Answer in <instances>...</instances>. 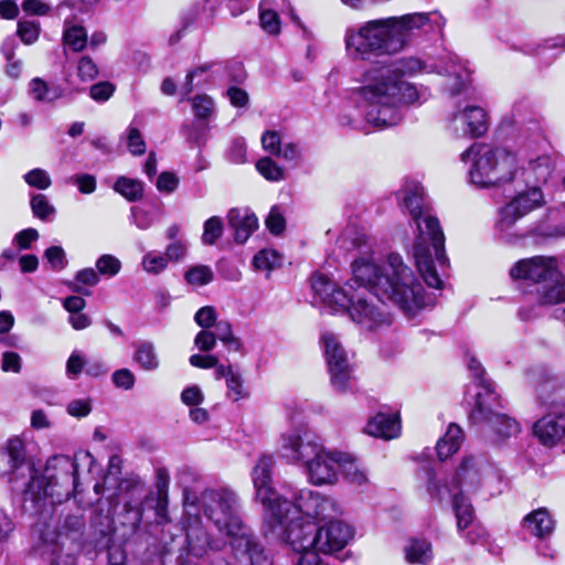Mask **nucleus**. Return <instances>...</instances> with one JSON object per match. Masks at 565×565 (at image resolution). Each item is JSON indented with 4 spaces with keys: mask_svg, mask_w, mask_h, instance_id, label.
Segmentation results:
<instances>
[{
    "mask_svg": "<svg viewBox=\"0 0 565 565\" xmlns=\"http://www.w3.org/2000/svg\"><path fill=\"white\" fill-rule=\"evenodd\" d=\"M422 72L445 76L444 89L450 96L465 94L469 88L470 71L456 54H447L439 65H427L413 56L404 57L392 66L366 73V84L359 89L358 102L365 121L380 129L397 125L402 119L399 106L420 99L417 88L401 79L399 75Z\"/></svg>",
    "mask_w": 565,
    "mask_h": 565,
    "instance_id": "1",
    "label": "nucleus"
},
{
    "mask_svg": "<svg viewBox=\"0 0 565 565\" xmlns=\"http://www.w3.org/2000/svg\"><path fill=\"white\" fill-rule=\"evenodd\" d=\"M352 274L354 282L367 292L349 294L348 307L341 309L362 330L373 331L391 324L384 300L393 302L408 316L425 306L423 286L396 253H391L383 266H379L371 256L356 258L352 263Z\"/></svg>",
    "mask_w": 565,
    "mask_h": 565,
    "instance_id": "2",
    "label": "nucleus"
},
{
    "mask_svg": "<svg viewBox=\"0 0 565 565\" xmlns=\"http://www.w3.org/2000/svg\"><path fill=\"white\" fill-rule=\"evenodd\" d=\"M551 173L552 160L546 154L529 160L527 166L522 168L521 174L526 188L515 190V194L497 212L494 231L499 239L510 245H518L527 235L533 236L536 242L565 235V227L561 225L542 224L524 234L514 231V226L520 220L545 204L540 184L545 183Z\"/></svg>",
    "mask_w": 565,
    "mask_h": 565,
    "instance_id": "3",
    "label": "nucleus"
},
{
    "mask_svg": "<svg viewBox=\"0 0 565 565\" xmlns=\"http://www.w3.org/2000/svg\"><path fill=\"white\" fill-rule=\"evenodd\" d=\"M200 510L223 535L235 558L245 565H273L269 552L243 522L237 494L227 488L206 489L200 497Z\"/></svg>",
    "mask_w": 565,
    "mask_h": 565,
    "instance_id": "4",
    "label": "nucleus"
},
{
    "mask_svg": "<svg viewBox=\"0 0 565 565\" xmlns=\"http://www.w3.org/2000/svg\"><path fill=\"white\" fill-rule=\"evenodd\" d=\"M428 22V13H409L366 21L345 31V51L355 61H372L380 56L395 55L407 46L413 31Z\"/></svg>",
    "mask_w": 565,
    "mask_h": 565,
    "instance_id": "5",
    "label": "nucleus"
},
{
    "mask_svg": "<svg viewBox=\"0 0 565 565\" xmlns=\"http://www.w3.org/2000/svg\"><path fill=\"white\" fill-rule=\"evenodd\" d=\"M402 206L408 212L416 225V236L413 255L418 271L428 287L441 289L436 263L444 267L448 259L445 254V236L439 221L431 215L429 203L424 193V188L417 182L407 183L399 191Z\"/></svg>",
    "mask_w": 565,
    "mask_h": 565,
    "instance_id": "6",
    "label": "nucleus"
},
{
    "mask_svg": "<svg viewBox=\"0 0 565 565\" xmlns=\"http://www.w3.org/2000/svg\"><path fill=\"white\" fill-rule=\"evenodd\" d=\"M94 458L88 451H77L73 457L57 455L51 457L45 466L44 475L38 476L34 471L23 491L24 504L30 502L28 509L35 512L45 505L50 499L51 504L62 503L78 491V475L81 467H90Z\"/></svg>",
    "mask_w": 565,
    "mask_h": 565,
    "instance_id": "7",
    "label": "nucleus"
},
{
    "mask_svg": "<svg viewBox=\"0 0 565 565\" xmlns=\"http://www.w3.org/2000/svg\"><path fill=\"white\" fill-rule=\"evenodd\" d=\"M519 173L516 154L505 148L479 147L469 171L471 182L478 188H503Z\"/></svg>",
    "mask_w": 565,
    "mask_h": 565,
    "instance_id": "8",
    "label": "nucleus"
},
{
    "mask_svg": "<svg viewBox=\"0 0 565 565\" xmlns=\"http://www.w3.org/2000/svg\"><path fill=\"white\" fill-rule=\"evenodd\" d=\"M84 521L67 515L61 526L45 523L39 530L41 548L50 555V565H77L75 553L81 548Z\"/></svg>",
    "mask_w": 565,
    "mask_h": 565,
    "instance_id": "9",
    "label": "nucleus"
},
{
    "mask_svg": "<svg viewBox=\"0 0 565 565\" xmlns=\"http://www.w3.org/2000/svg\"><path fill=\"white\" fill-rule=\"evenodd\" d=\"M265 524L275 537L289 544L294 551L301 554L313 548L316 522L300 514L287 516L282 503L268 510Z\"/></svg>",
    "mask_w": 565,
    "mask_h": 565,
    "instance_id": "10",
    "label": "nucleus"
},
{
    "mask_svg": "<svg viewBox=\"0 0 565 565\" xmlns=\"http://www.w3.org/2000/svg\"><path fill=\"white\" fill-rule=\"evenodd\" d=\"M321 342L324 347L332 386L339 392L350 390L353 380L352 365L339 339L333 333L324 332L321 335Z\"/></svg>",
    "mask_w": 565,
    "mask_h": 565,
    "instance_id": "11",
    "label": "nucleus"
},
{
    "mask_svg": "<svg viewBox=\"0 0 565 565\" xmlns=\"http://www.w3.org/2000/svg\"><path fill=\"white\" fill-rule=\"evenodd\" d=\"M500 406L499 399L495 402L483 399L482 393L476 395V406L470 414V419L475 424H486L499 437L510 438L516 436L521 428L520 424L512 417L500 413L497 408Z\"/></svg>",
    "mask_w": 565,
    "mask_h": 565,
    "instance_id": "12",
    "label": "nucleus"
},
{
    "mask_svg": "<svg viewBox=\"0 0 565 565\" xmlns=\"http://www.w3.org/2000/svg\"><path fill=\"white\" fill-rule=\"evenodd\" d=\"M321 447L319 438L302 427L287 430L280 438L282 456L290 462L301 463L305 467L318 451H321Z\"/></svg>",
    "mask_w": 565,
    "mask_h": 565,
    "instance_id": "13",
    "label": "nucleus"
},
{
    "mask_svg": "<svg viewBox=\"0 0 565 565\" xmlns=\"http://www.w3.org/2000/svg\"><path fill=\"white\" fill-rule=\"evenodd\" d=\"M282 508L287 516L300 514L312 522L331 519L337 514V505L333 500L308 489L299 491L296 502L284 500Z\"/></svg>",
    "mask_w": 565,
    "mask_h": 565,
    "instance_id": "14",
    "label": "nucleus"
},
{
    "mask_svg": "<svg viewBox=\"0 0 565 565\" xmlns=\"http://www.w3.org/2000/svg\"><path fill=\"white\" fill-rule=\"evenodd\" d=\"M274 465L275 460L271 456L263 455L257 459L252 470V479L256 491V498L263 503L265 514L270 508L279 507V504L285 500L278 495L273 488L271 475Z\"/></svg>",
    "mask_w": 565,
    "mask_h": 565,
    "instance_id": "15",
    "label": "nucleus"
},
{
    "mask_svg": "<svg viewBox=\"0 0 565 565\" xmlns=\"http://www.w3.org/2000/svg\"><path fill=\"white\" fill-rule=\"evenodd\" d=\"M24 471L28 472L30 480L34 468L26 463L23 441L18 437L10 438L0 449V476L9 478L12 482L24 476Z\"/></svg>",
    "mask_w": 565,
    "mask_h": 565,
    "instance_id": "16",
    "label": "nucleus"
},
{
    "mask_svg": "<svg viewBox=\"0 0 565 565\" xmlns=\"http://www.w3.org/2000/svg\"><path fill=\"white\" fill-rule=\"evenodd\" d=\"M449 128L458 136L480 137L488 130V118L483 108L476 105L459 107L449 116Z\"/></svg>",
    "mask_w": 565,
    "mask_h": 565,
    "instance_id": "17",
    "label": "nucleus"
},
{
    "mask_svg": "<svg viewBox=\"0 0 565 565\" xmlns=\"http://www.w3.org/2000/svg\"><path fill=\"white\" fill-rule=\"evenodd\" d=\"M343 452L329 451L323 446L321 451L306 466L307 475L313 484H333L338 481Z\"/></svg>",
    "mask_w": 565,
    "mask_h": 565,
    "instance_id": "18",
    "label": "nucleus"
},
{
    "mask_svg": "<svg viewBox=\"0 0 565 565\" xmlns=\"http://www.w3.org/2000/svg\"><path fill=\"white\" fill-rule=\"evenodd\" d=\"M514 279H527L535 282L558 278L557 262L553 257L534 256L519 260L510 270Z\"/></svg>",
    "mask_w": 565,
    "mask_h": 565,
    "instance_id": "19",
    "label": "nucleus"
},
{
    "mask_svg": "<svg viewBox=\"0 0 565 565\" xmlns=\"http://www.w3.org/2000/svg\"><path fill=\"white\" fill-rule=\"evenodd\" d=\"M352 537L349 525L342 522H329L326 526L316 525L313 550L323 554L341 551Z\"/></svg>",
    "mask_w": 565,
    "mask_h": 565,
    "instance_id": "20",
    "label": "nucleus"
},
{
    "mask_svg": "<svg viewBox=\"0 0 565 565\" xmlns=\"http://www.w3.org/2000/svg\"><path fill=\"white\" fill-rule=\"evenodd\" d=\"M490 468L480 458H465L455 476L456 487L460 488V493L475 492L482 483Z\"/></svg>",
    "mask_w": 565,
    "mask_h": 565,
    "instance_id": "21",
    "label": "nucleus"
},
{
    "mask_svg": "<svg viewBox=\"0 0 565 565\" xmlns=\"http://www.w3.org/2000/svg\"><path fill=\"white\" fill-rule=\"evenodd\" d=\"M185 536L189 552L196 557L221 551L225 546L223 539L212 537L199 521L188 525Z\"/></svg>",
    "mask_w": 565,
    "mask_h": 565,
    "instance_id": "22",
    "label": "nucleus"
},
{
    "mask_svg": "<svg viewBox=\"0 0 565 565\" xmlns=\"http://www.w3.org/2000/svg\"><path fill=\"white\" fill-rule=\"evenodd\" d=\"M315 296L324 305L340 310L348 307L349 291L340 288L323 274L312 276L311 282Z\"/></svg>",
    "mask_w": 565,
    "mask_h": 565,
    "instance_id": "23",
    "label": "nucleus"
},
{
    "mask_svg": "<svg viewBox=\"0 0 565 565\" xmlns=\"http://www.w3.org/2000/svg\"><path fill=\"white\" fill-rule=\"evenodd\" d=\"M533 431L543 445L553 447L565 436V416L547 414L535 423Z\"/></svg>",
    "mask_w": 565,
    "mask_h": 565,
    "instance_id": "24",
    "label": "nucleus"
},
{
    "mask_svg": "<svg viewBox=\"0 0 565 565\" xmlns=\"http://www.w3.org/2000/svg\"><path fill=\"white\" fill-rule=\"evenodd\" d=\"M532 382L536 385V392L543 403L565 406V387L556 377L532 374Z\"/></svg>",
    "mask_w": 565,
    "mask_h": 565,
    "instance_id": "25",
    "label": "nucleus"
},
{
    "mask_svg": "<svg viewBox=\"0 0 565 565\" xmlns=\"http://www.w3.org/2000/svg\"><path fill=\"white\" fill-rule=\"evenodd\" d=\"M227 221L234 231L235 241L241 244L245 243L258 227L256 215L247 210L231 209L227 213Z\"/></svg>",
    "mask_w": 565,
    "mask_h": 565,
    "instance_id": "26",
    "label": "nucleus"
},
{
    "mask_svg": "<svg viewBox=\"0 0 565 565\" xmlns=\"http://www.w3.org/2000/svg\"><path fill=\"white\" fill-rule=\"evenodd\" d=\"M365 433L384 439H392L399 435V418L395 414L379 413L369 420L364 428Z\"/></svg>",
    "mask_w": 565,
    "mask_h": 565,
    "instance_id": "27",
    "label": "nucleus"
},
{
    "mask_svg": "<svg viewBox=\"0 0 565 565\" xmlns=\"http://www.w3.org/2000/svg\"><path fill=\"white\" fill-rule=\"evenodd\" d=\"M523 526L531 535L544 540L553 533L555 521L547 509L540 508L524 518Z\"/></svg>",
    "mask_w": 565,
    "mask_h": 565,
    "instance_id": "28",
    "label": "nucleus"
},
{
    "mask_svg": "<svg viewBox=\"0 0 565 565\" xmlns=\"http://www.w3.org/2000/svg\"><path fill=\"white\" fill-rule=\"evenodd\" d=\"M132 361L143 371L152 372L158 370L160 358L154 343L148 340L135 342Z\"/></svg>",
    "mask_w": 565,
    "mask_h": 565,
    "instance_id": "29",
    "label": "nucleus"
},
{
    "mask_svg": "<svg viewBox=\"0 0 565 565\" xmlns=\"http://www.w3.org/2000/svg\"><path fill=\"white\" fill-rule=\"evenodd\" d=\"M29 92L34 100L41 103H53L64 95V89L61 85L55 83L49 84L40 77H34L30 81Z\"/></svg>",
    "mask_w": 565,
    "mask_h": 565,
    "instance_id": "30",
    "label": "nucleus"
},
{
    "mask_svg": "<svg viewBox=\"0 0 565 565\" xmlns=\"http://www.w3.org/2000/svg\"><path fill=\"white\" fill-rule=\"evenodd\" d=\"M462 439V429L456 424H450L444 437L440 438L436 445L439 460L444 461L456 454L460 448Z\"/></svg>",
    "mask_w": 565,
    "mask_h": 565,
    "instance_id": "31",
    "label": "nucleus"
},
{
    "mask_svg": "<svg viewBox=\"0 0 565 565\" xmlns=\"http://www.w3.org/2000/svg\"><path fill=\"white\" fill-rule=\"evenodd\" d=\"M405 558L411 564L427 565L433 559V547L425 539H411L406 544Z\"/></svg>",
    "mask_w": 565,
    "mask_h": 565,
    "instance_id": "32",
    "label": "nucleus"
},
{
    "mask_svg": "<svg viewBox=\"0 0 565 565\" xmlns=\"http://www.w3.org/2000/svg\"><path fill=\"white\" fill-rule=\"evenodd\" d=\"M452 509L457 518V529L459 532L462 533L465 529L472 526L475 510L462 493H454Z\"/></svg>",
    "mask_w": 565,
    "mask_h": 565,
    "instance_id": "33",
    "label": "nucleus"
},
{
    "mask_svg": "<svg viewBox=\"0 0 565 565\" xmlns=\"http://www.w3.org/2000/svg\"><path fill=\"white\" fill-rule=\"evenodd\" d=\"M63 42L74 52H82L88 42L87 32L84 26L64 21Z\"/></svg>",
    "mask_w": 565,
    "mask_h": 565,
    "instance_id": "34",
    "label": "nucleus"
},
{
    "mask_svg": "<svg viewBox=\"0 0 565 565\" xmlns=\"http://www.w3.org/2000/svg\"><path fill=\"white\" fill-rule=\"evenodd\" d=\"M340 472L351 484L363 486L367 482V476L364 469L348 454H343Z\"/></svg>",
    "mask_w": 565,
    "mask_h": 565,
    "instance_id": "35",
    "label": "nucleus"
},
{
    "mask_svg": "<svg viewBox=\"0 0 565 565\" xmlns=\"http://www.w3.org/2000/svg\"><path fill=\"white\" fill-rule=\"evenodd\" d=\"M191 102L192 111L194 116L200 121H207L215 114V102L207 94H198L190 98L189 96H184L182 100Z\"/></svg>",
    "mask_w": 565,
    "mask_h": 565,
    "instance_id": "36",
    "label": "nucleus"
},
{
    "mask_svg": "<svg viewBox=\"0 0 565 565\" xmlns=\"http://www.w3.org/2000/svg\"><path fill=\"white\" fill-rule=\"evenodd\" d=\"M114 190L129 202L139 201L143 196V183L137 179L119 177L114 184Z\"/></svg>",
    "mask_w": 565,
    "mask_h": 565,
    "instance_id": "37",
    "label": "nucleus"
},
{
    "mask_svg": "<svg viewBox=\"0 0 565 565\" xmlns=\"http://www.w3.org/2000/svg\"><path fill=\"white\" fill-rule=\"evenodd\" d=\"M184 281L192 287H203L214 279L213 269L203 264L190 266L183 275Z\"/></svg>",
    "mask_w": 565,
    "mask_h": 565,
    "instance_id": "38",
    "label": "nucleus"
},
{
    "mask_svg": "<svg viewBox=\"0 0 565 565\" xmlns=\"http://www.w3.org/2000/svg\"><path fill=\"white\" fill-rule=\"evenodd\" d=\"M14 50V44L4 43L1 47V52L7 61L4 73L9 78L17 81L22 76L24 63L15 57Z\"/></svg>",
    "mask_w": 565,
    "mask_h": 565,
    "instance_id": "39",
    "label": "nucleus"
},
{
    "mask_svg": "<svg viewBox=\"0 0 565 565\" xmlns=\"http://www.w3.org/2000/svg\"><path fill=\"white\" fill-rule=\"evenodd\" d=\"M468 367L472 375L479 381L480 391L478 393H482L483 399L490 398L491 403L495 402L497 393L494 392L492 384L483 377L484 370L481 363L477 361V359L470 358Z\"/></svg>",
    "mask_w": 565,
    "mask_h": 565,
    "instance_id": "40",
    "label": "nucleus"
},
{
    "mask_svg": "<svg viewBox=\"0 0 565 565\" xmlns=\"http://www.w3.org/2000/svg\"><path fill=\"white\" fill-rule=\"evenodd\" d=\"M224 224L220 216H212L203 224L202 243L211 246L223 235Z\"/></svg>",
    "mask_w": 565,
    "mask_h": 565,
    "instance_id": "41",
    "label": "nucleus"
},
{
    "mask_svg": "<svg viewBox=\"0 0 565 565\" xmlns=\"http://www.w3.org/2000/svg\"><path fill=\"white\" fill-rule=\"evenodd\" d=\"M280 264V255L274 249H262L253 258L256 270L270 271Z\"/></svg>",
    "mask_w": 565,
    "mask_h": 565,
    "instance_id": "42",
    "label": "nucleus"
},
{
    "mask_svg": "<svg viewBox=\"0 0 565 565\" xmlns=\"http://www.w3.org/2000/svg\"><path fill=\"white\" fill-rule=\"evenodd\" d=\"M41 33V25L38 21H19L17 25V35L25 45L35 43Z\"/></svg>",
    "mask_w": 565,
    "mask_h": 565,
    "instance_id": "43",
    "label": "nucleus"
},
{
    "mask_svg": "<svg viewBox=\"0 0 565 565\" xmlns=\"http://www.w3.org/2000/svg\"><path fill=\"white\" fill-rule=\"evenodd\" d=\"M258 172L268 181H280L284 179V170L271 158L265 157L257 161Z\"/></svg>",
    "mask_w": 565,
    "mask_h": 565,
    "instance_id": "44",
    "label": "nucleus"
},
{
    "mask_svg": "<svg viewBox=\"0 0 565 565\" xmlns=\"http://www.w3.org/2000/svg\"><path fill=\"white\" fill-rule=\"evenodd\" d=\"M554 281V285H544L542 289L539 290L543 305H556L565 301L564 281L558 284L557 278Z\"/></svg>",
    "mask_w": 565,
    "mask_h": 565,
    "instance_id": "45",
    "label": "nucleus"
},
{
    "mask_svg": "<svg viewBox=\"0 0 565 565\" xmlns=\"http://www.w3.org/2000/svg\"><path fill=\"white\" fill-rule=\"evenodd\" d=\"M30 205L33 214L40 220L46 221L55 213V207L50 203L44 194H34L31 198Z\"/></svg>",
    "mask_w": 565,
    "mask_h": 565,
    "instance_id": "46",
    "label": "nucleus"
},
{
    "mask_svg": "<svg viewBox=\"0 0 565 565\" xmlns=\"http://www.w3.org/2000/svg\"><path fill=\"white\" fill-rule=\"evenodd\" d=\"M141 265L145 271L152 275H159L167 268L168 260L164 255L158 254L156 252H148L143 256Z\"/></svg>",
    "mask_w": 565,
    "mask_h": 565,
    "instance_id": "47",
    "label": "nucleus"
},
{
    "mask_svg": "<svg viewBox=\"0 0 565 565\" xmlns=\"http://www.w3.org/2000/svg\"><path fill=\"white\" fill-rule=\"evenodd\" d=\"M23 179L30 186L39 190H46L52 184L50 174L41 168L30 170L23 175Z\"/></svg>",
    "mask_w": 565,
    "mask_h": 565,
    "instance_id": "48",
    "label": "nucleus"
},
{
    "mask_svg": "<svg viewBox=\"0 0 565 565\" xmlns=\"http://www.w3.org/2000/svg\"><path fill=\"white\" fill-rule=\"evenodd\" d=\"M96 268L98 270L97 274L113 277V276H116L120 271L121 263L117 257H115L110 254H105V255H102L96 260Z\"/></svg>",
    "mask_w": 565,
    "mask_h": 565,
    "instance_id": "49",
    "label": "nucleus"
},
{
    "mask_svg": "<svg viewBox=\"0 0 565 565\" xmlns=\"http://www.w3.org/2000/svg\"><path fill=\"white\" fill-rule=\"evenodd\" d=\"M44 258L51 268L56 271L63 270L68 264L65 250L61 246H51L45 249Z\"/></svg>",
    "mask_w": 565,
    "mask_h": 565,
    "instance_id": "50",
    "label": "nucleus"
},
{
    "mask_svg": "<svg viewBox=\"0 0 565 565\" xmlns=\"http://www.w3.org/2000/svg\"><path fill=\"white\" fill-rule=\"evenodd\" d=\"M127 147L132 156H141L146 152V142L141 132L136 127H129L127 130Z\"/></svg>",
    "mask_w": 565,
    "mask_h": 565,
    "instance_id": "51",
    "label": "nucleus"
},
{
    "mask_svg": "<svg viewBox=\"0 0 565 565\" xmlns=\"http://www.w3.org/2000/svg\"><path fill=\"white\" fill-rule=\"evenodd\" d=\"M226 386L227 395L233 401L236 402L246 396V392L244 391L243 387V380L238 373L233 372L232 374H230V376L226 380Z\"/></svg>",
    "mask_w": 565,
    "mask_h": 565,
    "instance_id": "52",
    "label": "nucleus"
},
{
    "mask_svg": "<svg viewBox=\"0 0 565 565\" xmlns=\"http://www.w3.org/2000/svg\"><path fill=\"white\" fill-rule=\"evenodd\" d=\"M194 321L202 328V330H210L216 322L215 309L211 306L202 307L196 311Z\"/></svg>",
    "mask_w": 565,
    "mask_h": 565,
    "instance_id": "53",
    "label": "nucleus"
},
{
    "mask_svg": "<svg viewBox=\"0 0 565 565\" xmlns=\"http://www.w3.org/2000/svg\"><path fill=\"white\" fill-rule=\"evenodd\" d=\"M130 213L131 222L141 231L150 228L154 222L150 212L138 206H132Z\"/></svg>",
    "mask_w": 565,
    "mask_h": 565,
    "instance_id": "54",
    "label": "nucleus"
},
{
    "mask_svg": "<svg viewBox=\"0 0 565 565\" xmlns=\"http://www.w3.org/2000/svg\"><path fill=\"white\" fill-rule=\"evenodd\" d=\"M282 145L280 135L275 130H267L262 136L263 149L274 156L278 153Z\"/></svg>",
    "mask_w": 565,
    "mask_h": 565,
    "instance_id": "55",
    "label": "nucleus"
},
{
    "mask_svg": "<svg viewBox=\"0 0 565 565\" xmlns=\"http://www.w3.org/2000/svg\"><path fill=\"white\" fill-rule=\"evenodd\" d=\"M113 383L116 387L124 388L126 391L134 387L136 377L129 369H119L113 373Z\"/></svg>",
    "mask_w": 565,
    "mask_h": 565,
    "instance_id": "56",
    "label": "nucleus"
},
{
    "mask_svg": "<svg viewBox=\"0 0 565 565\" xmlns=\"http://www.w3.org/2000/svg\"><path fill=\"white\" fill-rule=\"evenodd\" d=\"M262 28L269 34H278L280 23L278 14L273 10H263L259 15Z\"/></svg>",
    "mask_w": 565,
    "mask_h": 565,
    "instance_id": "57",
    "label": "nucleus"
},
{
    "mask_svg": "<svg viewBox=\"0 0 565 565\" xmlns=\"http://www.w3.org/2000/svg\"><path fill=\"white\" fill-rule=\"evenodd\" d=\"M77 73L81 79L93 81L98 74V68L89 56H83L78 61Z\"/></svg>",
    "mask_w": 565,
    "mask_h": 565,
    "instance_id": "58",
    "label": "nucleus"
},
{
    "mask_svg": "<svg viewBox=\"0 0 565 565\" xmlns=\"http://www.w3.org/2000/svg\"><path fill=\"white\" fill-rule=\"evenodd\" d=\"M216 339L212 330H201L194 338V345L199 351L210 352L214 349Z\"/></svg>",
    "mask_w": 565,
    "mask_h": 565,
    "instance_id": "59",
    "label": "nucleus"
},
{
    "mask_svg": "<svg viewBox=\"0 0 565 565\" xmlns=\"http://www.w3.org/2000/svg\"><path fill=\"white\" fill-rule=\"evenodd\" d=\"M71 182L77 185L78 191L83 194H90L96 190V179L92 174L83 173L73 175Z\"/></svg>",
    "mask_w": 565,
    "mask_h": 565,
    "instance_id": "60",
    "label": "nucleus"
},
{
    "mask_svg": "<svg viewBox=\"0 0 565 565\" xmlns=\"http://www.w3.org/2000/svg\"><path fill=\"white\" fill-rule=\"evenodd\" d=\"M181 401L186 406L194 407L203 403L204 395L198 385H192L182 391Z\"/></svg>",
    "mask_w": 565,
    "mask_h": 565,
    "instance_id": "61",
    "label": "nucleus"
},
{
    "mask_svg": "<svg viewBox=\"0 0 565 565\" xmlns=\"http://www.w3.org/2000/svg\"><path fill=\"white\" fill-rule=\"evenodd\" d=\"M67 413L73 417H85L92 411V404L88 398L73 399L67 404Z\"/></svg>",
    "mask_w": 565,
    "mask_h": 565,
    "instance_id": "62",
    "label": "nucleus"
},
{
    "mask_svg": "<svg viewBox=\"0 0 565 565\" xmlns=\"http://www.w3.org/2000/svg\"><path fill=\"white\" fill-rule=\"evenodd\" d=\"M266 226L275 235L285 230V218L277 206L271 207L266 218Z\"/></svg>",
    "mask_w": 565,
    "mask_h": 565,
    "instance_id": "63",
    "label": "nucleus"
},
{
    "mask_svg": "<svg viewBox=\"0 0 565 565\" xmlns=\"http://www.w3.org/2000/svg\"><path fill=\"white\" fill-rule=\"evenodd\" d=\"M115 87L108 82H100L90 87L89 95L96 102H106L114 94Z\"/></svg>",
    "mask_w": 565,
    "mask_h": 565,
    "instance_id": "64",
    "label": "nucleus"
}]
</instances>
